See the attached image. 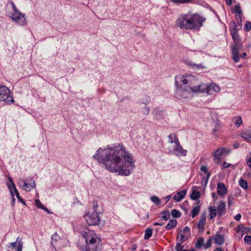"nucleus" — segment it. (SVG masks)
Returning a JSON list of instances; mask_svg holds the SVG:
<instances>
[{"label": "nucleus", "instance_id": "nucleus-17", "mask_svg": "<svg viewBox=\"0 0 251 251\" xmlns=\"http://www.w3.org/2000/svg\"><path fill=\"white\" fill-rule=\"evenodd\" d=\"M227 192V188L225 184L222 182L217 183V193L219 195L225 196Z\"/></svg>", "mask_w": 251, "mask_h": 251}, {"label": "nucleus", "instance_id": "nucleus-38", "mask_svg": "<svg viewBox=\"0 0 251 251\" xmlns=\"http://www.w3.org/2000/svg\"><path fill=\"white\" fill-rule=\"evenodd\" d=\"M213 240V238H210L208 239V240L207 241L206 243L205 244H204L203 247L205 249H208L211 246L212 244V241Z\"/></svg>", "mask_w": 251, "mask_h": 251}, {"label": "nucleus", "instance_id": "nucleus-19", "mask_svg": "<svg viewBox=\"0 0 251 251\" xmlns=\"http://www.w3.org/2000/svg\"><path fill=\"white\" fill-rule=\"evenodd\" d=\"M186 190H183L178 192L174 197L173 199L177 202L180 201L185 196Z\"/></svg>", "mask_w": 251, "mask_h": 251}, {"label": "nucleus", "instance_id": "nucleus-1", "mask_svg": "<svg viewBox=\"0 0 251 251\" xmlns=\"http://www.w3.org/2000/svg\"><path fill=\"white\" fill-rule=\"evenodd\" d=\"M92 158L109 171L122 176H129L135 166L133 156L121 143L100 148Z\"/></svg>", "mask_w": 251, "mask_h": 251}, {"label": "nucleus", "instance_id": "nucleus-63", "mask_svg": "<svg viewBox=\"0 0 251 251\" xmlns=\"http://www.w3.org/2000/svg\"><path fill=\"white\" fill-rule=\"evenodd\" d=\"M212 195L213 198H217V195L215 193H213Z\"/></svg>", "mask_w": 251, "mask_h": 251}, {"label": "nucleus", "instance_id": "nucleus-46", "mask_svg": "<svg viewBox=\"0 0 251 251\" xmlns=\"http://www.w3.org/2000/svg\"><path fill=\"white\" fill-rule=\"evenodd\" d=\"M221 128V126L220 124H216V126H215V128H214L212 130L213 131V132L214 133V134H216L217 132H218L220 129Z\"/></svg>", "mask_w": 251, "mask_h": 251}, {"label": "nucleus", "instance_id": "nucleus-2", "mask_svg": "<svg viewBox=\"0 0 251 251\" xmlns=\"http://www.w3.org/2000/svg\"><path fill=\"white\" fill-rule=\"evenodd\" d=\"M205 19L197 13L190 12L178 15L176 25L181 29L197 30L202 26Z\"/></svg>", "mask_w": 251, "mask_h": 251}, {"label": "nucleus", "instance_id": "nucleus-26", "mask_svg": "<svg viewBox=\"0 0 251 251\" xmlns=\"http://www.w3.org/2000/svg\"><path fill=\"white\" fill-rule=\"evenodd\" d=\"M177 225V221L176 219L170 220L169 223L166 226L167 230H170L173 227L176 226Z\"/></svg>", "mask_w": 251, "mask_h": 251}, {"label": "nucleus", "instance_id": "nucleus-18", "mask_svg": "<svg viewBox=\"0 0 251 251\" xmlns=\"http://www.w3.org/2000/svg\"><path fill=\"white\" fill-rule=\"evenodd\" d=\"M213 239L214 240L215 243L218 245L221 246L223 245L225 242V238L224 235L218 233L216 234Z\"/></svg>", "mask_w": 251, "mask_h": 251}, {"label": "nucleus", "instance_id": "nucleus-59", "mask_svg": "<svg viewBox=\"0 0 251 251\" xmlns=\"http://www.w3.org/2000/svg\"><path fill=\"white\" fill-rule=\"evenodd\" d=\"M171 195H169V196H167V197L165 198V199L166 200V202H167V201H169V200L171 199Z\"/></svg>", "mask_w": 251, "mask_h": 251}, {"label": "nucleus", "instance_id": "nucleus-13", "mask_svg": "<svg viewBox=\"0 0 251 251\" xmlns=\"http://www.w3.org/2000/svg\"><path fill=\"white\" fill-rule=\"evenodd\" d=\"M7 247L11 249H16V251H22L23 243L21 238L18 237L15 242L11 243Z\"/></svg>", "mask_w": 251, "mask_h": 251}, {"label": "nucleus", "instance_id": "nucleus-47", "mask_svg": "<svg viewBox=\"0 0 251 251\" xmlns=\"http://www.w3.org/2000/svg\"><path fill=\"white\" fill-rule=\"evenodd\" d=\"M235 18L237 21V23L239 26H241L242 25V19H241V15H235Z\"/></svg>", "mask_w": 251, "mask_h": 251}, {"label": "nucleus", "instance_id": "nucleus-62", "mask_svg": "<svg viewBox=\"0 0 251 251\" xmlns=\"http://www.w3.org/2000/svg\"><path fill=\"white\" fill-rule=\"evenodd\" d=\"M44 210H45V211L47 212L49 214H50L51 212L49 210V209L45 207V209H43Z\"/></svg>", "mask_w": 251, "mask_h": 251}, {"label": "nucleus", "instance_id": "nucleus-40", "mask_svg": "<svg viewBox=\"0 0 251 251\" xmlns=\"http://www.w3.org/2000/svg\"><path fill=\"white\" fill-rule=\"evenodd\" d=\"M201 170L205 173H207V180L209 177L210 175V174L209 173H207L208 168H207V167H206L205 166H201Z\"/></svg>", "mask_w": 251, "mask_h": 251}, {"label": "nucleus", "instance_id": "nucleus-15", "mask_svg": "<svg viewBox=\"0 0 251 251\" xmlns=\"http://www.w3.org/2000/svg\"><path fill=\"white\" fill-rule=\"evenodd\" d=\"M220 90V87L215 83H211L205 88V92L209 95H212L214 92H218Z\"/></svg>", "mask_w": 251, "mask_h": 251}, {"label": "nucleus", "instance_id": "nucleus-24", "mask_svg": "<svg viewBox=\"0 0 251 251\" xmlns=\"http://www.w3.org/2000/svg\"><path fill=\"white\" fill-rule=\"evenodd\" d=\"M208 209L210 213L209 216L211 219H213L217 215H218L216 208L215 207L210 206L209 207Z\"/></svg>", "mask_w": 251, "mask_h": 251}, {"label": "nucleus", "instance_id": "nucleus-11", "mask_svg": "<svg viewBox=\"0 0 251 251\" xmlns=\"http://www.w3.org/2000/svg\"><path fill=\"white\" fill-rule=\"evenodd\" d=\"M226 151V154H228L230 150L227 151L226 148L224 147H221L217 149L213 153L214 162L217 163H219L220 161L221 156L223 153Z\"/></svg>", "mask_w": 251, "mask_h": 251}, {"label": "nucleus", "instance_id": "nucleus-34", "mask_svg": "<svg viewBox=\"0 0 251 251\" xmlns=\"http://www.w3.org/2000/svg\"><path fill=\"white\" fill-rule=\"evenodd\" d=\"M151 200L152 202L155 203L156 205H159L161 203L160 199L156 196H152L151 198Z\"/></svg>", "mask_w": 251, "mask_h": 251}, {"label": "nucleus", "instance_id": "nucleus-43", "mask_svg": "<svg viewBox=\"0 0 251 251\" xmlns=\"http://www.w3.org/2000/svg\"><path fill=\"white\" fill-rule=\"evenodd\" d=\"M245 243L248 245H251V236L246 235L244 238Z\"/></svg>", "mask_w": 251, "mask_h": 251}, {"label": "nucleus", "instance_id": "nucleus-23", "mask_svg": "<svg viewBox=\"0 0 251 251\" xmlns=\"http://www.w3.org/2000/svg\"><path fill=\"white\" fill-rule=\"evenodd\" d=\"M60 239L59 236L58 235L57 233H55L51 237V243H50V246L51 247L53 248L55 250V251H56V249H55V245L54 243L56 242L57 240H58Z\"/></svg>", "mask_w": 251, "mask_h": 251}, {"label": "nucleus", "instance_id": "nucleus-64", "mask_svg": "<svg viewBox=\"0 0 251 251\" xmlns=\"http://www.w3.org/2000/svg\"><path fill=\"white\" fill-rule=\"evenodd\" d=\"M183 251H195L194 249H192L191 250H184Z\"/></svg>", "mask_w": 251, "mask_h": 251}, {"label": "nucleus", "instance_id": "nucleus-55", "mask_svg": "<svg viewBox=\"0 0 251 251\" xmlns=\"http://www.w3.org/2000/svg\"><path fill=\"white\" fill-rule=\"evenodd\" d=\"M16 199L14 197V196L12 197V201H11V205L12 206H14L15 204Z\"/></svg>", "mask_w": 251, "mask_h": 251}, {"label": "nucleus", "instance_id": "nucleus-4", "mask_svg": "<svg viewBox=\"0 0 251 251\" xmlns=\"http://www.w3.org/2000/svg\"><path fill=\"white\" fill-rule=\"evenodd\" d=\"M81 235L85 239L86 246L82 251H100L101 241L97 234L93 231L85 229L81 233Z\"/></svg>", "mask_w": 251, "mask_h": 251}, {"label": "nucleus", "instance_id": "nucleus-29", "mask_svg": "<svg viewBox=\"0 0 251 251\" xmlns=\"http://www.w3.org/2000/svg\"><path fill=\"white\" fill-rule=\"evenodd\" d=\"M188 238V237H187L185 234H184L182 231H180L179 232L178 236H177V240H179V242H180L181 243L184 242L185 240H186Z\"/></svg>", "mask_w": 251, "mask_h": 251}, {"label": "nucleus", "instance_id": "nucleus-60", "mask_svg": "<svg viewBox=\"0 0 251 251\" xmlns=\"http://www.w3.org/2000/svg\"><path fill=\"white\" fill-rule=\"evenodd\" d=\"M214 251H224V250L221 248H217Z\"/></svg>", "mask_w": 251, "mask_h": 251}, {"label": "nucleus", "instance_id": "nucleus-28", "mask_svg": "<svg viewBox=\"0 0 251 251\" xmlns=\"http://www.w3.org/2000/svg\"><path fill=\"white\" fill-rule=\"evenodd\" d=\"M152 229L151 228H147L145 230L144 239H149L152 235Z\"/></svg>", "mask_w": 251, "mask_h": 251}, {"label": "nucleus", "instance_id": "nucleus-22", "mask_svg": "<svg viewBox=\"0 0 251 251\" xmlns=\"http://www.w3.org/2000/svg\"><path fill=\"white\" fill-rule=\"evenodd\" d=\"M185 64L188 66H191L194 69H199L203 68L201 64H195L191 60H186L185 62Z\"/></svg>", "mask_w": 251, "mask_h": 251}, {"label": "nucleus", "instance_id": "nucleus-52", "mask_svg": "<svg viewBox=\"0 0 251 251\" xmlns=\"http://www.w3.org/2000/svg\"><path fill=\"white\" fill-rule=\"evenodd\" d=\"M98 208V204L97 202H94L93 205V212H97V209Z\"/></svg>", "mask_w": 251, "mask_h": 251}, {"label": "nucleus", "instance_id": "nucleus-48", "mask_svg": "<svg viewBox=\"0 0 251 251\" xmlns=\"http://www.w3.org/2000/svg\"><path fill=\"white\" fill-rule=\"evenodd\" d=\"M233 198L231 196H229L227 198V202H228V207H230L232 205L233 203Z\"/></svg>", "mask_w": 251, "mask_h": 251}, {"label": "nucleus", "instance_id": "nucleus-30", "mask_svg": "<svg viewBox=\"0 0 251 251\" xmlns=\"http://www.w3.org/2000/svg\"><path fill=\"white\" fill-rule=\"evenodd\" d=\"M204 245V239L203 238H199L197 242L195 243V247L197 249H200L202 246L203 247Z\"/></svg>", "mask_w": 251, "mask_h": 251}, {"label": "nucleus", "instance_id": "nucleus-41", "mask_svg": "<svg viewBox=\"0 0 251 251\" xmlns=\"http://www.w3.org/2000/svg\"><path fill=\"white\" fill-rule=\"evenodd\" d=\"M182 243H181L180 242H177L176 243V251H183L184 250H183V246L181 245Z\"/></svg>", "mask_w": 251, "mask_h": 251}, {"label": "nucleus", "instance_id": "nucleus-31", "mask_svg": "<svg viewBox=\"0 0 251 251\" xmlns=\"http://www.w3.org/2000/svg\"><path fill=\"white\" fill-rule=\"evenodd\" d=\"M233 121L235 126H236L237 127H239L242 123V120L241 117L240 116L234 117L233 119Z\"/></svg>", "mask_w": 251, "mask_h": 251}, {"label": "nucleus", "instance_id": "nucleus-53", "mask_svg": "<svg viewBox=\"0 0 251 251\" xmlns=\"http://www.w3.org/2000/svg\"><path fill=\"white\" fill-rule=\"evenodd\" d=\"M241 218V215L239 213L234 216V219L237 221H239Z\"/></svg>", "mask_w": 251, "mask_h": 251}, {"label": "nucleus", "instance_id": "nucleus-14", "mask_svg": "<svg viewBox=\"0 0 251 251\" xmlns=\"http://www.w3.org/2000/svg\"><path fill=\"white\" fill-rule=\"evenodd\" d=\"M226 203L224 201H220L216 208L218 216L219 217L223 216L226 213Z\"/></svg>", "mask_w": 251, "mask_h": 251}, {"label": "nucleus", "instance_id": "nucleus-32", "mask_svg": "<svg viewBox=\"0 0 251 251\" xmlns=\"http://www.w3.org/2000/svg\"><path fill=\"white\" fill-rule=\"evenodd\" d=\"M170 1L176 4H179L190 3L192 1V0H170Z\"/></svg>", "mask_w": 251, "mask_h": 251}, {"label": "nucleus", "instance_id": "nucleus-51", "mask_svg": "<svg viewBox=\"0 0 251 251\" xmlns=\"http://www.w3.org/2000/svg\"><path fill=\"white\" fill-rule=\"evenodd\" d=\"M150 108L149 106H145L144 108L143 113L145 115H148L150 113Z\"/></svg>", "mask_w": 251, "mask_h": 251}, {"label": "nucleus", "instance_id": "nucleus-54", "mask_svg": "<svg viewBox=\"0 0 251 251\" xmlns=\"http://www.w3.org/2000/svg\"><path fill=\"white\" fill-rule=\"evenodd\" d=\"M231 165L229 163H227L226 162H224L223 163V168H227L229 167H230Z\"/></svg>", "mask_w": 251, "mask_h": 251}, {"label": "nucleus", "instance_id": "nucleus-61", "mask_svg": "<svg viewBox=\"0 0 251 251\" xmlns=\"http://www.w3.org/2000/svg\"><path fill=\"white\" fill-rule=\"evenodd\" d=\"M246 56H247V53L244 52V53H243L242 55H241V57L243 58L245 57H246Z\"/></svg>", "mask_w": 251, "mask_h": 251}, {"label": "nucleus", "instance_id": "nucleus-57", "mask_svg": "<svg viewBox=\"0 0 251 251\" xmlns=\"http://www.w3.org/2000/svg\"><path fill=\"white\" fill-rule=\"evenodd\" d=\"M163 225V223H154L153 224V226H162Z\"/></svg>", "mask_w": 251, "mask_h": 251}, {"label": "nucleus", "instance_id": "nucleus-7", "mask_svg": "<svg viewBox=\"0 0 251 251\" xmlns=\"http://www.w3.org/2000/svg\"><path fill=\"white\" fill-rule=\"evenodd\" d=\"M10 93V91L7 87L0 85V100L3 101L7 103H13L14 100Z\"/></svg>", "mask_w": 251, "mask_h": 251}, {"label": "nucleus", "instance_id": "nucleus-36", "mask_svg": "<svg viewBox=\"0 0 251 251\" xmlns=\"http://www.w3.org/2000/svg\"><path fill=\"white\" fill-rule=\"evenodd\" d=\"M171 215L173 217L179 218L181 214L179 211L176 209H173L171 211Z\"/></svg>", "mask_w": 251, "mask_h": 251}, {"label": "nucleus", "instance_id": "nucleus-42", "mask_svg": "<svg viewBox=\"0 0 251 251\" xmlns=\"http://www.w3.org/2000/svg\"><path fill=\"white\" fill-rule=\"evenodd\" d=\"M246 162L248 166L251 169V152H250L249 154L247 156Z\"/></svg>", "mask_w": 251, "mask_h": 251}, {"label": "nucleus", "instance_id": "nucleus-16", "mask_svg": "<svg viewBox=\"0 0 251 251\" xmlns=\"http://www.w3.org/2000/svg\"><path fill=\"white\" fill-rule=\"evenodd\" d=\"M206 214L204 212L202 213L200 217V220L198 222L197 226L198 228L200 229V230L203 231L205 227V225L206 223Z\"/></svg>", "mask_w": 251, "mask_h": 251}, {"label": "nucleus", "instance_id": "nucleus-3", "mask_svg": "<svg viewBox=\"0 0 251 251\" xmlns=\"http://www.w3.org/2000/svg\"><path fill=\"white\" fill-rule=\"evenodd\" d=\"M195 77L191 74L179 75L175 78V84L177 87L176 96L177 98L181 97L180 93H190L200 91V86H193Z\"/></svg>", "mask_w": 251, "mask_h": 251}, {"label": "nucleus", "instance_id": "nucleus-44", "mask_svg": "<svg viewBox=\"0 0 251 251\" xmlns=\"http://www.w3.org/2000/svg\"><path fill=\"white\" fill-rule=\"evenodd\" d=\"M241 13L242 11L239 5H236L235 6V16L237 15H241Z\"/></svg>", "mask_w": 251, "mask_h": 251}, {"label": "nucleus", "instance_id": "nucleus-25", "mask_svg": "<svg viewBox=\"0 0 251 251\" xmlns=\"http://www.w3.org/2000/svg\"><path fill=\"white\" fill-rule=\"evenodd\" d=\"M168 138H169V143H170V144H175L176 142V140H178L177 137V135L176 133H172V134H170L169 136H168Z\"/></svg>", "mask_w": 251, "mask_h": 251}, {"label": "nucleus", "instance_id": "nucleus-33", "mask_svg": "<svg viewBox=\"0 0 251 251\" xmlns=\"http://www.w3.org/2000/svg\"><path fill=\"white\" fill-rule=\"evenodd\" d=\"M239 185L243 189H247L248 188V183L246 180L241 179L239 181Z\"/></svg>", "mask_w": 251, "mask_h": 251}, {"label": "nucleus", "instance_id": "nucleus-8", "mask_svg": "<svg viewBox=\"0 0 251 251\" xmlns=\"http://www.w3.org/2000/svg\"><path fill=\"white\" fill-rule=\"evenodd\" d=\"M87 223L90 226H96L100 223V218L98 212H89L84 216Z\"/></svg>", "mask_w": 251, "mask_h": 251}, {"label": "nucleus", "instance_id": "nucleus-39", "mask_svg": "<svg viewBox=\"0 0 251 251\" xmlns=\"http://www.w3.org/2000/svg\"><path fill=\"white\" fill-rule=\"evenodd\" d=\"M35 203L36 206L37 207L41 208L42 209H45V206L43 205V204L39 200H36Z\"/></svg>", "mask_w": 251, "mask_h": 251}, {"label": "nucleus", "instance_id": "nucleus-37", "mask_svg": "<svg viewBox=\"0 0 251 251\" xmlns=\"http://www.w3.org/2000/svg\"><path fill=\"white\" fill-rule=\"evenodd\" d=\"M182 232L188 237L190 235V229L188 226H185L183 228Z\"/></svg>", "mask_w": 251, "mask_h": 251}, {"label": "nucleus", "instance_id": "nucleus-5", "mask_svg": "<svg viewBox=\"0 0 251 251\" xmlns=\"http://www.w3.org/2000/svg\"><path fill=\"white\" fill-rule=\"evenodd\" d=\"M230 32L234 43L232 47V58L235 62H238L239 61V51L241 49L242 43L235 26L231 29Z\"/></svg>", "mask_w": 251, "mask_h": 251}, {"label": "nucleus", "instance_id": "nucleus-45", "mask_svg": "<svg viewBox=\"0 0 251 251\" xmlns=\"http://www.w3.org/2000/svg\"><path fill=\"white\" fill-rule=\"evenodd\" d=\"M242 137L245 139V140H248L250 141V133L248 132H243L242 134Z\"/></svg>", "mask_w": 251, "mask_h": 251}, {"label": "nucleus", "instance_id": "nucleus-58", "mask_svg": "<svg viewBox=\"0 0 251 251\" xmlns=\"http://www.w3.org/2000/svg\"><path fill=\"white\" fill-rule=\"evenodd\" d=\"M240 146V144L239 143H235L233 144V147L236 149V148H238Z\"/></svg>", "mask_w": 251, "mask_h": 251}, {"label": "nucleus", "instance_id": "nucleus-35", "mask_svg": "<svg viewBox=\"0 0 251 251\" xmlns=\"http://www.w3.org/2000/svg\"><path fill=\"white\" fill-rule=\"evenodd\" d=\"M162 218L164 220H167L170 218V214L169 211H163L161 212Z\"/></svg>", "mask_w": 251, "mask_h": 251}, {"label": "nucleus", "instance_id": "nucleus-10", "mask_svg": "<svg viewBox=\"0 0 251 251\" xmlns=\"http://www.w3.org/2000/svg\"><path fill=\"white\" fill-rule=\"evenodd\" d=\"M18 184L20 187H24V189L28 192L30 191L31 189L35 188L36 187V183L34 180L31 183H27L25 180L21 179L19 180Z\"/></svg>", "mask_w": 251, "mask_h": 251}, {"label": "nucleus", "instance_id": "nucleus-20", "mask_svg": "<svg viewBox=\"0 0 251 251\" xmlns=\"http://www.w3.org/2000/svg\"><path fill=\"white\" fill-rule=\"evenodd\" d=\"M237 232L241 233V236L244 234H248L251 230V228L244 226L242 225H239L237 226Z\"/></svg>", "mask_w": 251, "mask_h": 251}, {"label": "nucleus", "instance_id": "nucleus-12", "mask_svg": "<svg viewBox=\"0 0 251 251\" xmlns=\"http://www.w3.org/2000/svg\"><path fill=\"white\" fill-rule=\"evenodd\" d=\"M9 182L6 183L7 187L10 191L11 197L14 196L16 194L19 193L16 187V185L13 181V179L11 177H8Z\"/></svg>", "mask_w": 251, "mask_h": 251}, {"label": "nucleus", "instance_id": "nucleus-50", "mask_svg": "<svg viewBox=\"0 0 251 251\" xmlns=\"http://www.w3.org/2000/svg\"><path fill=\"white\" fill-rule=\"evenodd\" d=\"M17 199L22 203H23L25 205V201L20 197V194L19 193H18V194H16V195Z\"/></svg>", "mask_w": 251, "mask_h": 251}, {"label": "nucleus", "instance_id": "nucleus-56", "mask_svg": "<svg viewBox=\"0 0 251 251\" xmlns=\"http://www.w3.org/2000/svg\"><path fill=\"white\" fill-rule=\"evenodd\" d=\"M226 4L228 5H231L232 3V0H225Z\"/></svg>", "mask_w": 251, "mask_h": 251}, {"label": "nucleus", "instance_id": "nucleus-9", "mask_svg": "<svg viewBox=\"0 0 251 251\" xmlns=\"http://www.w3.org/2000/svg\"><path fill=\"white\" fill-rule=\"evenodd\" d=\"M169 151L176 156H183L186 155L187 151L184 150L181 146L179 140H177L176 143L175 144L172 149H169Z\"/></svg>", "mask_w": 251, "mask_h": 251}, {"label": "nucleus", "instance_id": "nucleus-27", "mask_svg": "<svg viewBox=\"0 0 251 251\" xmlns=\"http://www.w3.org/2000/svg\"><path fill=\"white\" fill-rule=\"evenodd\" d=\"M201 196L200 192L197 190H193L191 195V199L193 200H198Z\"/></svg>", "mask_w": 251, "mask_h": 251}, {"label": "nucleus", "instance_id": "nucleus-49", "mask_svg": "<svg viewBox=\"0 0 251 251\" xmlns=\"http://www.w3.org/2000/svg\"><path fill=\"white\" fill-rule=\"evenodd\" d=\"M245 28L246 31H249L251 29V23L247 21L245 25Z\"/></svg>", "mask_w": 251, "mask_h": 251}, {"label": "nucleus", "instance_id": "nucleus-6", "mask_svg": "<svg viewBox=\"0 0 251 251\" xmlns=\"http://www.w3.org/2000/svg\"><path fill=\"white\" fill-rule=\"evenodd\" d=\"M12 7V12H8V16L10 17L13 21L20 25H25L26 24L25 14L20 13L17 9L16 6L12 1H9L7 3V6Z\"/></svg>", "mask_w": 251, "mask_h": 251}, {"label": "nucleus", "instance_id": "nucleus-21", "mask_svg": "<svg viewBox=\"0 0 251 251\" xmlns=\"http://www.w3.org/2000/svg\"><path fill=\"white\" fill-rule=\"evenodd\" d=\"M200 202V200H198L196 205L195 206H194L193 208V209L191 211V217L193 218H195L196 216V215H197L200 212V206L199 205Z\"/></svg>", "mask_w": 251, "mask_h": 251}]
</instances>
